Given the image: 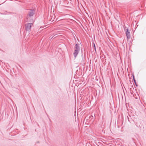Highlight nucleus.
I'll use <instances>...</instances> for the list:
<instances>
[{"instance_id": "7ed1b4c3", "label": "nucleus", "mask_w": 146, "mask_h": 146, "mask_svg": "<svg viewBox=\"0 0 146 146\" xmlns=\"http://www.w3.org/2000/svg\"><path fill=\"white\" fill-rule=\"evenodd\" d=\"M29 11L28 12V16L29 17H32L33 16L34 13H35V11L34 9H29Z\"/></svg>"}, {"instance_id": "20e7f679", "label": "nucleus", "mask_w": 146, "mask_h": 146, "mask_svg": "<svg viewBox=\"0 0 146 146\" xmlns=\"http://www.w3.org/2000/svg\"><path fill=\"white\" fill-rule=\"evenodd\" d=\"M126 35L127 36V38L128 40L130 38V32L129 31V29L128 28H127L126 29Z\"/></svg>"}, {"instance_id": "0eeeda50", "label": "nucleus", "mask_w": 146, "mask_h": 146, "mask_svg": "<svg viewBox=\"0 0 146 146\" xmlns=\"http://www.w3.org/2000/svg\"><path fill=\"white\" fill-rule=\"evenodd\" d=\"M94 45H93V47L94 48V50L95 51H96V46L95 44L94 43Z\"/></svg>"}, {"instance_id": "f03ea898", "label": "nucleus", "mask_w": 146, "mask_h": 146, "mask_svg": "<svg viewBox=\"0 0 146 146\" xmlns=\"http://www.w3.org/2000/svg\"><path fill=\"white\" fill-rule=\"evenodd\" d=\"M32 23H28L25 25V29L26 31L30 32L31 31V28L33 25Z\"/></svg>"}, {"instance_id": "f257e3e1", "label": "nucleus", "mask_w": 146, "mask_h": 146, "mask_svg": "<svg viewBox=\"0 0 146 146\" xmlns=\"http://www.w3.org/2000/svg\"><path fill=\"white\" fill-rule=\"evenodd\" d=\"M75 48V50L73 53V54L74 57L76 58L80 50L79 44H78L77 43L76 44Z\"/></svg>"}, {"instance_id": "1a4fd4ad", "label": "nucleus", "mask_w": 146, "mask_h": 146, "mask_svg": "<svg viewBox=\"0 0 146 146\" xmlns=\"http://www.w3.org/2000/svg\"><path fill=\"white\" fill-rule=\"evenodd\" d=\"M82 58H83V55H82Z\"/></svg>"}, {"instance_id": "6e6552de", "label": "nucleus", "mask_w": 146, "mask_h": 146, "mask_svg": "<svg viewBox=\"0 0 146 146\" xmlns=\"http://www.w3.org/2000/svg\"><path fill=\"white\" fill-rule=\"evenodd\" d=\"M127 118H128V121H129L130 122H131V120L129 118V117H127Z\"/></svg>"}, {"instance_id": "423d86ee", "label": "nucleus", "mask_w": 146, "mask_h": 146, "mask_svg": "<svg viewBox=\"0 0 146 146\" xmlns=\"http://www.w3.org/2000/svg\"><path fill=\"white\" fill-rule=\"evenodd\" d=\"M133 81L134 82L135 85L136 86H137V83L136 82V80H135V77H134L133 74Z\"/></svg>"}, {"instance_id": "39448f33", "label": "nucleus", "mask_w": 146, "mask_h": 146, "mask_svg": "<svg viewBox=\"0 0 146 146\" xmlns=\"http://www.w3.org/2000/svg\"><path fill=\"white\" fill-rule=\"evenodd\" d=\"M129 90L131 94L132 95H133V90H134V89L133 86H131V87L130 88Z\"/></svg>"}]
</instances>
